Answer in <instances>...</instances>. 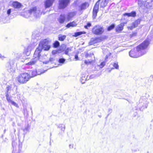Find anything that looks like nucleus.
<instances>
[{"instance_id": "obj_1", "label": "nucleus", "mask_w": 153, "mask_h": 153, "mask_svg": "<svg viewBox=\"0 0 153 153\" xmlns=\"http://www.w3.org/2000/svg\"><path fill=\"white\" fill-rule=\"evenodd\" d=\"M50 41L47 39H45L41 41L39 44V47L35 51L33 58L31 61L27 62V59L24 60V62L26 63L25 65H34L38 60H39L40 61L43 60V56H41L40 53L42 50L45 51H48L50 48Z\"/></svg>"}, {"instance_id": "obj_2", "label": "nucleus", "mask_w": 153, "mask_h": 153, "mask_svg": "<svg viewBox=\"0 0 153 153\" xmlns=\"http://www.w3.org/2000/svg\"><path fill=\"white\" fill-rule=\"evenodd\" d=\"M151 39L149 38L137 46L136 49L131 50L129 52V56L133 58H137L145 54L146 53V49Z\"/></svg>"}, {"instance_id": "obj_3", "label": "nucleus", "mask_w": 153, "mask_h": 153, "mask_svg": "<svg viewBox=\"0 0 153 153\" xmlns=\"http://www.w3.org/2000/svg\"><path fill=\"white\" fill-rule=\"evenodd\" d=\"M30 76L27 73H22L16 78V80L21 83H25L30 79Z\"/></svg>"}, {"instance_id": "obj_4", "label": "nucleus", "mask_w": 153, "mask_h": 153, "mask_svg": "<svg viewBox=\"0 0 153 153\" xmlns=\"http://www.w3.org/2000/svg\"><path fill=\"white\" fill-rule=\"evenodd\" d=\"M24 17L26 18H27L32 14H33L34 16L37 17L41 15V13L39 9L37 10L36 7H34L30 10L24 13Z\"/></svg>"}, {"instance_id": "obj_5", "label": "nucleus", "mask_w": 153, "mask_h": 153, "mask_svg": "<svg viewBox=\"0 0 153 153\" xmlns=\"http://www.w3.org/2000/svg\"><path fill=\"white\" fill-rule=\"evenodd\" d=\"M149 96V95L146 94V97L143 96L141 97L140 100L139 106L140 110H143V109L146 108L148 106V102L147 101V98Z\"/></svg>"}, {"instance_id": "obj_6", "label": "nucleus", "mask_w": 153, "mask_h": 153, "mask_svg": "<svg viewBox=\"0 0 153 153\" xmlns=\"http://www.w3.org/2000/svg\"><path fill=\"white\" fill-rule=\"evenodd\" d=\"M104 30L102 26L99 25H95L92 30V32L94 34L100 35L104 32Z\"/></svg>"}, {"instance_id": "obj_7", "label": "nucleus", "mask_w": 153, "mask_h": 153, "mask_svg": "<svg viewBox=\"0 0 153 153\" xmlns=\"http://www.w3.org/2000/svg\"><path fill=\"white\" fill-rule=\"evenodd\" d=\"M69 0H59V8L60 9L65 8L68 5Z\"/></svg>"}, {"instance_id": "obj_8", "label": "nucleus", "mask_w": 153, "mask_h": 153, "mask_svg": "<svg viewBox=\"0 0 153 153\" xmlns=\"http://www.w3.org/2000/svg\"><path fill=\"white\" fill-rule=\"evenodd\" d=\"M99 2L97 1L95 4L93 9V17L94 19L97 16V13L99 10Z\"/></svg>"}, {"instance_id": "obj_9", "label": "nucleus", "mask_w": 153, "mask_h": 153, "mask_svg": "<svg viewBox=\"0 0 153 153\" xmlns=\"http://www.w3.org/2000/svg\"><path fill=\"white\" fill-rule=\"evenodd\" d=\"M124 23H121L120 24L117 25L116 28V31L118 33H120L123 29Z\"/></svg>"}, {"instance_id": "obj_10", "label": "nucleus", "mask_w": 153, "mask_h": 153, "mask_svg": "<svg viewBox=\"0 0 153 153\" xmlns=\"http://www.w3.org/2000/svg\"><path fill=\"white\" fill-rule=\"evenodd\" d=\"M100 39L98 38H92L89 42L90 45H93L100 42Z\"/></svg>"}, {"instance_id": "obj_11", "label": "nucleus", "mask_w": 153, "mask_h": 153, "mask_svg": "<svg viewBox=\"0 0 153 153\" xmlns=\"http://www.w3.org/2000/svg\"><path fill=\"white\" fill-rule=\"evenodd\" d=\"M66 19L65 15L64 14H61L58 18V20L59 23L62 24L64 23Z\"/></svg>"}, {"instance_id": "obj_12", "label": "nucleus", "mask_w": 153, "mask_h": 153, "mask_svg": "<svg viewBox=\"0 0 153 153\" xmlns=\"http://www.w3.org/2000/svg\"><path fill=\"white\" fill-rule=\"evenodd\" d=\"M54 0H46L45 3V8L49 7L51 6Z\"/></svg>"}, {"instance_id": "obj_13", "label": "nucleus", "mask_w": 153, "mask_h": 153, "mask_svg": "<svg viewBox=\"0 0 153 153\" xmlns=\"http://www.w3.org/2000/svg\"><path fill=\"white\" fill-rule=\"evenodd\" d=\"M76 14L75 12H71L68 13L66 16V19L68 21H69Z\"/></svg>"}, {"instance_id": "obj_14", "label": "nucleus", "mask_w": 153, "mask_h": 153, "mask_svg": "<svg viewBox=\"0 0 153 153\" xmlns=\"http://www.w3.org/2000/svg\"><path fill=\"white\" fill-rule=\"evenodd\" d=\"M111 0H100L99 1H101L100 2V5L101 7H103L105 6L108 2Z\"/></svg>"}, {"instance_id": "obj_15", "label": "nucleus", "mask_w": 153, "mask_h": 153, "mask_svg": "<svg viewBox=\"0 0 153 153\" xmlns=\"http://www.w3.org/2000/svg\"><path fill=\"white\" fill-rule=\"evenodd\" d=\"M13 7L16 8H19L22 6V4L21 3L18 1H14L12 3Z\"/></svg>"}, {"instance_id": "obj_16", "label": "nucleus", "mask_w": 153, "mask_h": 153, "mask_svg": "<svg viewBox=\"0 0 153 153\" xmlns=\"http://www.w3.org/2000/svg\"><path fill=\"white\" fill-rule=\"evenodd\" d=\"M31 50V46H28L25 49L24 53L27 56H28L30 54Z\"/></svg>"}, {"instance_id": "obj_17", "label": "nucleus", "mask_w": 153, "mask_h": 153, "mask_svg": "<svg viewBox=\"0 0 153 153\" xmlns=\"http://www.w3.org/2000/svg\"><path fill=\"white\" fill-rule=\"evenodd\" d=\"M124 16H127L128 17H134L136 16V13L135 11H132L131 13H126L124 14Z\"/></svg>"}, {"instance_id": "obj_18", "label": "nucleus", "mask_w": 153, "mask_h": 153, "mask_svg": "<svg viewBox=\"0 0 153 153\" xmlns=\"http://www.w3.org/2000/svg\"><path fill=\"white\" fill-rule=\"evenodd\" d=\"M77 24L76 22L73 21L68 23L66 25V27L68 28H70V27H74L77 25Z\"/></svg>"}, {"instance_id": "obj_19", "label": "nucleus", "mask_w": 153, "mask_h": 153, "mask_svg": "<svg viewBox=\"0 0 153 153\" xmlns=\"http://www.w3.org/2000/svg\"><path fill=\"white\" fill-rule=\"evenodd\" d=\"M29 75H30V78L31 77H33L36 76L37 75V72L35 71H30Z\"/></svg>"}, {"instance_id": "obj_20", "label": "nucleus", "mask_w": 153, "mask_h": 153, "mask_svg": "<svg viewBox=\"0 0 153 153\" xmlns=\"http://www.w3.org/2000/svg\"><path fill=\"white\" fill-rule=\"evenodd\" d=\"M89 6L88 3L85 2L82 4L80 7L81 10H83L86 9Z\"/></svg>"}, {"instance_id": "obj_21", "label": "nucleus", "mask_w": 153, "mask_h": 153, "mask_svg": "<svg viewBox=\"0 0 153 153\" xmlns=\"http://www.w3.org/2000/svg\"><path fill=\"white\" fill-rule=\"evenodd\" d=\"M66 36L59 34L58 36V39L60 41H63L66 38Z\"/></svg>"}, {"instance_id": "obj_22", "label": "nucleus", "mask_w": 153, "mask_h": 153, "mask_svg": "<svg viewBox=\"0 0 153 153\" xmlns=\"http://www.w3.org/2000/svg\"><path fill=\"white\" fill-rule=\"evenodd\" d=\"M11 91V86L7 85L6 88V91L5 94H9Z\"/></svg>"}, {"instance_id": "obj_23", "label": "nucleus", "mask_w": 153, "mask_h": 153, "mask_svg": "<svg viewBox=\"0 0 153 153\" xmlns=\"http://www.w3.org/2000/svg\"><path fill=\"white\" fill-rule=\"evenodd\" d=\"M14 55L17 58H19L22 56V53L18 51H15L14 52Z\"/></svg>"}, {"instance_id": "obj_24", "label": "nucleus", "mask_w": 153, "mask_h": 153, "mask_svg": "<svg viewBox=\"0 0 153 153\" xmlns=\"http://www.w3.org/2000/svg\"><path fill=\"white\" fill-rule=\"evenodd\" d=\"M144 6L145 7L147 8H151L152 7L151 5V3L148 2L146 1H145Z\"/></svg>"}, {"instance_id": "obj_25", "label": "nucleus", "mask_w": 153, "mask_h": 153, "mask_svg": "<svg viewBox=\"0 0 153 153\" xmlns=\"http://www.w3.org/2000/svg\"><path fill=\"white\" fill-rule=\"evenodd\" d=\"M7 65H8V68L7 69L8 71L10 72L14 71V69L13 67L11 66L9 63H8Z\"/></svg>"}, {"instance_id": "obj_26", "label": "nucleus", "mask_w": 153, "mask_h": 153, "mask_svg": "<svg viewBox=\"0 0 153 153\" xmlns=\"http://www.w3.org/2000/svg\"><path fill=\"white\" fill-rule=\"evenodd\" d=\"M58 128H59L60 130L63 132L65 129V126L62 124H60L58 126Z\"/></svg>"}, {"instance_id": "obj_27", "label": "nucleus", "mask_w": 153, "mask_h": 153, "mask_svg": "<svg viewBox=\"0 0 153 153\" xmlns=\"http://www.w3.org/2000/svg\"><path fill=\"white\" fill-rule=\"evenodd\" d=\"M105 64V62H102L100 65H97V67L98 68L97 69H100L102 68Z\"/></svg>"}, {"instance_id": "obj_28", "label": "nucleus", "mask_w": 153, "mask_h": 153, "mask_svg": "<svg viewBox=\"0 0 153 153\" xmlns=\"http://www.w3.org/2000/svg\"><path fill=\"white\" fill-rule=\"evenodd\" d=\"M86 80L85 76L84 75H82L80 78V81L82 83H84Z\"/></svg>"}, {"instance_id": "obj_29", "label": "nucleus", "mask_w": 153, "mask_h": 153, "mask_svg": "<svg viewBox=\"0 0 153 153\" xmlns=\"http://www.w3.org/2000/svg\"><path fill=\"white\" fill-rule=\"evenodd\" d=\"M145 2L143 1L138 0V4L139 6L140 7H143V5H144Z\"/></svg>"}, {"instance_id": "obj_30", "label": "nucleus", "mask_w": 153, "mask_h": 153, "mask_svg": "<svg viewBox=\"0 0 153 153\" xmlns=\"http://www.w3.org/2000/svg\"><path fill=\"white\" fill-rule=\"evenodd\" d=\"M114 68H112L111 69H114L115 68L116 69H118L119 68V65H118V63L117 62H114L112 64Z\"/></svg>"}, {"instance_id": "obj_31", "label": "nucleus", "mask_w": 153, "mask_h": 153, "mask_svg": "<svg viewBox=\"0 0 153 153\" xmlns=\"http://www.w3.org/2000/svg\"><path fill=\"white\" fill-rule=\"evenodd\" d=\"M136 27V25L134 24V23L133 22L132 24L129 25L128 26V28L130 30H132L134 28Z\"/></svg>"}, {"instance_id": "obj_32", "label": "nucleus", "mask_w": 153, "mask_h": 153, "mask_svg": "<svg viewBox=\"0 0 153 153\" xmlns=\"http://www.w3.org/2000/svg\"><path fill=\"white\" fill-rule=\"evenodd\" d=\"M29 128L30 126L29 125L27 124L25 126V128H24L23 130L24 132H26L29 131Z\"/></svg>"}, {"instance_id": "obj_33", "label": "nucleus", "mask_w": 153, "mask_h": 153, "mask_svg": "<svg viewBox=\"0 0 153 153\" xmlns=\"http://www.w3.org/2000/svg\"><path fill=\"white\" fill-rule=\"evenodd\" d=\"M54 59L53 58H50L49 59V61H43V64H47L49 63V62H53Z\"/></svg>"}, {"instance_id": "obj_34", "label": "nucleus", "mask_w": 153, "mask_h": 153, "mask_svg": "<svg viewBox=\"0 0 153 153\" xmlns=\"http://www.w3.org/2000/svg\"><path fill=\"white\" fill-rule=\"evenodd\" d=\"M93 62V60H90L89 59H88V60H85L84 63L86 65H88L92 63Z\"/></svg>"}, {"instance_id": "obj_35", "label": "nucleus", "mask_w": 153, "mask_h": 153, "mask_svg": "<svg viewBox=\"0 0 153 153\" xmlns=\"http://www.w3.org/2000/svg\"><path fill=\"white\" fill-rule=\"evenodd\" d=\"M115 27V25L114 24H112L110 25L108 28L107 30L108 31H110L113 29Z\"/></svg>"}, {"instance_id": "obj_36", "label": "nucleus", "mask_w": 153, "mask_h": 153, "mask_svg": "<svg viewBox=\"0 0 153 153\" xmlns=\"http://www.w3.org/2000/svg\"><path fill=\"white\" fill-rule=\"evenodd\" d=\"M59 46V43L58 41H56L53 43V46L55 48H57Z\"/></svg>"}, {"instance_id": "obj_37", "label": "nucleus", "mask_w": 153, "mask_h": 153, "mask_svg": "<svg viewBox=\"0 0 153 153\" xmlns=\"http://www.w3.org/2000/svg\"><path fill=\"white\" fill-rule=\"evenodd\" d=\"M140 19H138L133 23L137 27V25L140 23Z\"/></svg>"}, {"instance_id": "obj_38", "label": "nucleus", "mask_w": 153, "mask_h": 153, "mask_svg": "<svg viewBox=\"0 0 153 153\" xmlns=\"http://www.w3.org/2000/svg\"><path fill=\"white\" fill-rule=\"evenodd\" d=\"M6 97L7 101L9 103L11 100L10 99V97H9V94H6Z\"/></svg>"}, {"instance_id": "obj_39", "label": "nucleus", "mask_w": 153, "mask_h": 153, "mask_svg": "<svg viewBox=\"0 0 153 153\" xmlns=\"http://www.w3.org/2000/svg\"><path fill=\"white\" fill-rule=\"evenodd\" d=\"M82 34V32H78L75 33L74 36L75 37H76L79 36Z\"/></svg>"}, {"instance_id": "obj_40", "label": "nucleus", "mask_w": 153, "mask_h": 153, "mask_svg": "<svg viewBox=\"0 0 153 153\" xmlns=\"http://www.w3.org/2000/svg\"><path fill=\"white\" fill-rule=\"evenodd\" d=\"M9 103H10L11 104L14 105L15 106H16V107L18 106L17 104L15 102L12 100Z\"/></svg>"}, {"instance_id": "obj_41", "label": "nucleus", "mask_w": 153, "mask_h": 153, "mask_svg": "<svg viewBox=\"0 0 153 153\" xmlns=\"http://www.w3.org/2000/svg\"><path fill=\"white\" fill-rule=\"evenodd\" d=\"M91 24L90 22H88L87 24V25L84 26V27L85 29H88V27H90L91 26Z\"/></svg>"}, {"instance_id": "obj_42", "label": "nucleus", "mask_w": 153, "mask_h": 153, "mask_svg": "<svg viewBox=\"0 0 153 153\" xmlns=\"http://www.w3.org/2000/svg\"><path fill=\"white\" fill-rule=\"evenodd\" d=\"M71 51V48H68L65 51V53L66 54H68L69 51Z\"/></svg>"}, {"instance_id": "obj_43", "label": "nucleus", "mask_w": 153, "mask_h": 153, "mask_svg": "<svg viewBox=\"0 0 153 153\" xmlns=\"http://www.w3.org/2000/svg\"><path fill=\"white\" fill-rule=\"evenodd\" d=\"M65 61V59L63 58H60L59 59V63L63 64Z\"/></svg>"}, {"instance_id": "obj_44", "label": "nucleus", "mask_w": 153, "mask_h": 153, "mask_svg": "<svg viewBox=\"0 0 153 153\" xmlns=\"http://www.w3.org/2000/svg\"><path fill=\"white\" fill-rule=\"evenodd\" d=\"M137 33L136 32H134L132 34H131V37H133L134 36H135L137 35Z\"/></svg>"}, {"instance_id": "obj_45", "label": "nucleus", "mask_w": 153, "mask_h": 153, "mask_svg": "<svg viewBox=\"0 0 153 153\" xmlns=\"http://www.w3.org/2000/svg\"><path fill=\"white\" fill-rule=\"evenodd\" d=\"M11 9H10L7 10V13L8 15H9L10 14L11 12Z\"/></svg>"}, {"instance_id": "obj_46", "label": "nucleus", "mask_w": 153, "mask_h": 153, "mask_svg": "<svg viewBox=\"0 0 153 153\" xmlns=\"http://www.w3.org/2000/svg\"><path fill=\"white\" fill-rule=\"evenodd\" d=\"M57 52H58V51L56 50H53L52 52V53L53 54H55L57 53Z\"/></svg>"}, {"instance_id": "obj_47", "label": "nucleus", "mask_w": 153, "mask_h": 153, "mask_svg": "<svg viewBox=\"0 0 153 153\" xmlns=\"http://www.w3.org/2000/svg\"><path fill=\"white\" fill-rule=\"evenodd\" d=\"M5 58V57L3 56V55H1V54L0 53V58L3 59H4Z\"/></svg>"}, {"instance_id": "obj_48", "label": "nucleus", "mask_w": 153, "mask_h": 153, "mask_svg": "<svg viewBox=\"0 0 153 153\" xmlns=\"http://www.w3.org/2000/svg\"><path fill=\"white\" fill-rule=\"evenodd\" d=\"M78 56L77 55H75V58L76 59V60H78Z\"/></svg>"}, {"instance_id": "obj_49", "label": "nucleus", "mask_w": 153, "mask_h": 153, "mask_svg": "<svg viewBox=\"0 0 153 153\" xmlns=\"http://www.w3.org/2000/svg\"><path fill=\"white\" fill-rule=\"evenodd\" d=\"M69 147L70 148V149H72V148H73V145H72L71 144H70L69 145Z\"/></svg>"}, {"instance_id": "obj_50", "label": "nucleus", "mask_w": 153, "mask_h": 153, "mask_svg": "<svg viewBox=\"0 0 153 153\" xmlns=\"http://www.w3.org/2000/svg\"><path fill=\"white\" fill-rule=\"evenodd\" d=\"M97 68H98L97 67V65L95 67V70L96 71L99 70V69H97Z\"/></svg>"}, {"instance_id": "obj_51", "label": "nucleus", "mask_w": 153, "mask_h": 153, "mask_svg": "<svg viewBox=\"0 0 153 153\" xmlns=\"http://www.w3.org/2000/svg\"><path fill=\"white\" fill-rule=\"evenodd\" d=\"M46 57V55H45L43 56V58H44V59H45V58Z\"/></svg>"}, {"instance_id": "obj_52", "label": "nucleus", "mask_w": 153, "mask_h": 153, "mask_svg": "<svg viewBox=\"0 0 153 153\" xmlns=\"http://www.w3.org/2000/svg\"><path fill=\"white\" fill-rule=\"evenodd\" d=\"M108 58V56H106V59H107V58Z\"/></svg>"}, {"instance_id": "obj_53", "label": "nucleus", "mask_w": 153, "mask_h": 153, "mask_svg": "<svg viewBox=\"0 0 153 153\" xmlns=\"http://www.w3.org/2000/svg\"><path fill=\"white\" fill-rule=\"evenodd\" d=\"M153 1V0H152L151 1V2H152Z\"/></svg>"}, {"instance_id": "obj_54", "label": "nucleus", "mask_w": 153, "mask_h": 153, "mask_svg": "<svg viewBox=\"0 0 153 153\" xmlns=\"http://www.w3.org/2000/svg\"><path fill=\"white\" fill-rule=\"evenodd\" d=\"M99 116L100 117H101V116Z\"/></svg>"}]
</instances>
